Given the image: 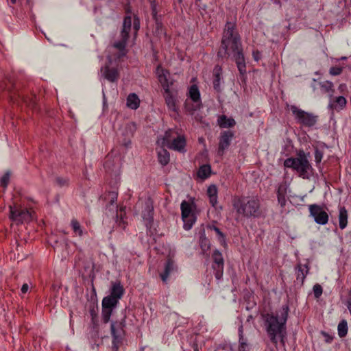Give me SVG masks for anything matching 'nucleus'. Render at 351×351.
<instances>
[{
  "label": "nucleus",
  "instance_id": "1",
  "mask_svg": "<svg viewBox=\"0 0 351 351\" xmlns=\"http://www.w3.org/2000/svg\"><path fill=\"white\" fill-rule=\"evenodd\" d=\"M230 56H233L240 73L245 74L246 66L240 35L237 30L236 24L227 22L223 29L217 56L222 59H227Z\"/></svg>",
  "mask_w": 351,
  "mask_h": 351
},
{
  "label": "nucleus",
  "instance_id": "2",
  "mask_svg": "<svg viewBox=\"0 0 351 351\" xmlns=\"http://www.w3.org/2000/svg\"><path fill=\"white\" fill-rule=\"evenodd\" d=\"M289 311V306L283 305L276 315L269 313L262 315L267 334L275 344L278 342V337L282 339L285 337Z\"/></svg>",
  "mask_w": 351,
  "mask_h": 351
},
{
  "label": "nucleus",
  "instance_id": "3",
  "mask_svg": "<svg viewBox=\"0 0 351 351\" xmlns=\"http://www.w3.org/2000/svg\"><path fill=\"white\" fill-rule=\"evenodd\" d=\"M232 206L239 215L245 218H258L262 215L261 200L258 196L234 197Z\"/></svg>",
  "mask_w": 351,
  "mask_h": 351
},
{
  "label": "nucleus",
  "instance_id": "4",
  "mask_svg": "<svg viewBox=\"0 0 351 351\" xmlns=\"http://www.w3.org/2000/svg\"><path fill=\"white\" fill-rule=\"evenodd\" d=\"M284 166L296 171L303 179H309L312 167L304 151H300L298 158H289L284 162Z\"/></svg>",
  "mask_w": 351,
  "mask_h": 351
},
{
  "label": "nucleus",
  "instance_id": "5",
  "mask_svg": "<svg viewBox=\"0 0 351 351\" xmlns=\"http://www.w3.org/2000/svg\"><path fill=\"white\" fill-rule=\"evenodd\" d=\"M162 71V74L159 75V80L165 90V104L169 110L178 112V104L179 102L178 91L176 88L171 87L172 83H169L167 79V75H169V72L164 70Z\"/></svg>",
  "mask_w": 351,
  "mask_h": 351
},
{
  "label": "nucleus",
  "instance_id": "6",
  "mask_svg": "<svg viewBox=\"0 0 351 351\" xmlns=\"http://www.w3.org/2000/svg\"><path fill=\"white\" fill-rule=\"evenodd\" d=\"M9 218L16 224L27 223L32 219V212L27 208H22L20 205L14 203L9 206Z\"/></svg>",
  "mask_w": 351,
  "mask_h": 351
},
{
  "label": "nucleus",
  "instance_id": "7",
  "mask_svg": "<svg viewBox=\"0 0 351 351\" xmlns=\"http://www.w3.org/2000/svg\"><path fill=\"white\" fill-rule=\"evenodd\" d=\"M131 26L132 18L130 16H127L124 18L123 20V27L120 34L121 40L114 43L113 45L114 47L120 51L118 58H120L121 57L125 55V49L129 38V33L131 29Z\"/></svg>",
  "mask_w": 351,
  "mask_h": 351
},
{
  "label": "nucleus",
  "instance_id": "8",
  "mask_svg": "<svg viewBox=\"0 0 351 351\" xmlns=\"http://www.w3.org/2000/svg\"><path fill=\"white\" fill-rule=\"evenodd\" d=\"M291 110L296 121L306 127H313L317 121V116L312 113L305 112L295 106H291Z\"/></svg>",
  "mask_w": 351,
  "mask_h": 351
},
{
  "label": "nucleus",
  "instance_id": "9",
  "mask_svg": "<svg viewBox=\"0 0 351 351\" xmlns=\"http://www.w3.org/2000/svg\"><path fill=\"white\" fill-rule=\"evenodd\" d=\"M118 197V193L116 191H110L107 194H105L103 197H101V199L104 202H106L107 204L106 205V208H110L116 211V223L117 226L124 230L125 228L126 223L123 219L122 215H121L120 218L118 217L117 213V204L116 203Z\"/></svg>",
  "mask_w": 351,
  "mask_h": 351
},
{
  "label": "nucleus",
  "instance_id": "10",
  "mask_svg": "<svg viewBox=\"0 0 351 351\" xmlns=\"http://www.w3.org/2000/svg\"><path fill=\"white\" fill-rule=\"evenodd\" d=\"M191 100L194 103L191 104L188 100L185 102V108L190 113L193 114L194 111L199 110L202 106L200 99V93L198 87L196 85H192L189 91Z\"/></svg>",
  "mask_w": 351,
  "mask_h": 351
},
{
  "label": "nucleus",
  "instance_id": "11",
  "mask_svg": "<svg viewBox=\"0 0 351 351\" xmlns=\"http://www.w3.org/2000/svg\"><path fill=\"white\" fill-rule=\"evenodd\" d=\"M112 64V58L108 56L107 62L101 69V76L110 82H116L120 77L119 71L117 67L113 66Z\"/></svg>",
  "mask_w": 351,
  "mask_h": 351
},
{
  "label": "nucleus",
  "instance_id": "12",
  "mask_svg": "<svg viewBox=\"0 0 351 351\" xmlns=\"http://www.w3.org/2000/svg\"><path fill=\"white\" fill-rule=\"evenodd\" d=\"M182 218L184 222V228L186 230H190L195 221V217L192 213L191 205L189 202L184 200L181 203Z\"/></svg>",
  "mask_w": 351,
  "mask_h": 351
},
{
  "label": "nucleus",
  "instance_id": "13",
  "mask_svg": "<svg viewBox=\"0 0 351 351\" xmlns=\"http://www.w3.org/2000/svg\"><path fill=\"white\" fill-rule=\"evenodd\" d=\"M311 215L314 217L315 221L321 225H325L328 223V215L323 208L317 204L309 206Z\"/></svg>",
  "mask_w": 351,
  "mask_h": 351
},
{
  "label": "nucleus",
  "instance_id": "14",
  "mask_svg": "<svg viewBox=\"0 0 351 351\" xmlns=\"http://www.w3.org/2000/svg\"><path fill=\"white\" fill-rule=\"evenodd\" d=\"M212 258L213 263V269L215 270V278L218 280L221 279L223 272L224 261L221 253L218 250H214Z\"/></svg>",
  "mask_w": 351,
  "mask_h": 351
},
{
  "label": "nucleus",
  "instance_id": "15",
  "mask_svg": "<svg viewBox=\"0 0 351 351\" xmlns=\"http://www.w3.org/2000/svg\"><path fill=\"white\" fill-rule=\"evenodd\" d=\"M234 137V132L230 130H225L221 132L219 138V147L217 154L223 156L226 149L228 148Z\"/></svg>",
  "mask_w": 351,
  "mask_h": 351
},
{
  "label": "nucleus",
  "instance_id": "16",
  "mask_svg": "<svg viewBox=\"0 0 351 351\" xmlns=\"http://www.w3.org/2000/svg\"><path fill=\"white\" fill-rule=\"evenodd\" d=\"M125 317L121 321H115L111 323L110 331L112 336V341L122 342L124 336Z\"/></svg>",
  "mask_w": 351,
  "mask_h": 351
},
{
  "label": "nucleus",
  "instance_id": "17",
  "mask_svg": "<svg viewBox=\"0 0 351 351\" xmlns=\"http://www.w3.org/2000/svg\"><path fill=\"white\" fill-rule=\"evenodd\" d=\"M142 217L147 227L151 226L154 220V206L153 202L150 199H147L143 204V210H142Z\"/></svg>",
  "mask_w": 351,
  "mask_h": 351
},
{
  "label": "nucleus",
  "instance_id": "18",
  "mask_svg": "<svg viewBox=\"0 0 351 351\" xmlns=\"http://www.w3.org/2000/svg\"><path fill=\"white\" fill-rule=\"evenodd\" d=\"M178 267L175 264L173 260L171 258H167L164 272L160 274V278L163 282L166 283L169 276L175 271H177Z\"/></svg>",
  "mask_w": 351,
  "mask_h": 351
},
{
  "label": "nucleus",
  "instance_id": "19",
  "mask_svg": "<svg viewBox=\"0 0 351 351\" xmlns=\"http://www.w3.org/2000/svg\"><path fill=\"white\" fill-rule=\"evenodd\" d=\"M179 134L173 130H169L167 131L163 137L160 138L157 141V143L158 145L161 147H167L168 145L170 144L173 139H175Z\"/></svg>",
  "mask_w": 351,
  "mask_h": 351
},
{
  "label": "nucleus",
  "instance_id": "20",
  "mask_svg": "<svg viewBox=\"0 0 351 351\" xmlns=\"http://www.w3.org/2000/svg\"><path fill=\"white\" fill-rule=\"evenodd\" d=\"M186 146V139L184 136L179 135L168 145V148L180 152H184Z\"/></svg>",
  "mask_w": 351,
  "mask_h": 351
},
{
  "label": "nucleus",
  "instance_id": "21",
  "mask_svg": "<svg viewBox=\"0 0 351 351\" xmlns=\"http://www.w3.org/2000/svg\"><path fill=\"white\" fill-rule=\"evenodd\" d=\"M200 238L199 241V244L200 248L202 250V254L203 255L208 256V252L210 248V243L208 239L205 235V230L202 229L199 231Z\"/></svg>",
  "mask_w": 351,
  "mask_h": 351
},
{
  "label": "nucleus",
  "instance_id": "22",
  "mask_svg": "<svg viewBox=\"0 0 351 351\" xmlns=\"http://www.w3.org/2000/svg\"><path fill=\"white\" fill-rule=\"evenodd\" d=\"M222 73L221 67L219 65H216L213 69V88L217 92H221V89L220 87L221 75Z\"/></svg>",
  "mask_w": 351,
  "mask_h": 351
},
{
  "label": "nucleus",
  "instance_id": "23",
  "mask_svg": "<svg viewBox=\"0 0 351 351\" xmlns=\"http://www.w3.org/2000/svg\"><path fill=\"white\" fill-rule=\"evenodd\" d=\"M308 267L306 264L302 265L299 263L296 267V279L300 281L302 284L306 278V276L308 273Z\"/></svg>",
  "mask_w": 351,
  "mask_h": 351
},
{
  "label": "nucleus",
  "instance_id": "24",
  "mask_svg": "<svg viewBox=\"0 0 351 351\" xmlns=\"http://www.w3.org/2000/svg\"><path fill=\"white\" fill-rule=\"evenodd\" d=\"M287 191V186L285 183H282L278 186L277 190L278 201L281 206H284L286 204V194Z\"/></svg>",
  "mask_w": 351,
  "mask_h": 351
},
{
  "label": "nucleus",
  "instance_id": "25",
  "mask_svg": "<svg viewBox=\"0 0 351 351\" xmlns=\"http://www.w3.org/2000/svg\"><path fill=\"white\" fill-rule=\"evenodd\" d=\"M124 289L120 282H114L110 291V296L116 298L119 301L123 295Z\"/></svg>",
  "mask_w": 351,
  "mask_h": 351
},
{
  "label": "nucleus",
  "instance_id": "26",
  "mask_svg": "<svg viewBox=\"0 0 351 351\" xmlns=\"http://www.w3.org/2000/svg\"><path fill=\"white\" fill-rule=\"evenodd\" d=\"M158 160L162 166H165L169 162V153L167 149H164V147H161L158 151Z\"/></svg>",
  "mask_w": 351,
  "mask_h": 351
},
{
  "label": "nucleus",
  "instance_id": "27",
  "mask_svg": "<svg viewBox=\"0 0 351 351\" xmlns=\"http://www.w3.org/2000/svg\"><path fill=\"white\" fill-rule=\"evenodd\" d=\"M348 223V211L344 206L339 208V228L343 230L344 229Z\"/></svg>",
  "mask_w": 351,
  "mask_h": 351
},
{
  "label": "nucleus",
  "instance_id": "28",
  "mask_svg": "<svg viewBox=\"0 0 351 351\" xmlns=\"http://www.w3.org/2000/svg\"><path fill=\"white\" fill-rule=\"evenodd\" d=\"M218 124L221 128H232L235 125L236 121L232 118H228L226 115H221L218 119Z\"/></svg>",
  "mask_w": 351,
  "mask_h": 351
},
{
  "label": "nucleus",
  "instance_id": "29",
  "mask_svg": "<svg viewBox=\"0 0 351 351\" xmlns=\"http://www.w3.org/2000/svg\"><path fill=\"white\" fill-rule=\"evenodd\" d=\"M207 228L211 230H214L216 232L217 235L218 236L219 242L221 243L222 246L226 247L227 246V243L226 241V236L220 230V229L217 228L214 223L208 225Z\"/></svg>",
  "mask_w": 351,
  "mask_h": 351
},
{
  "label": "nucleus",
  "instance_id": "30",
  "mask_svg": "<svg viewBox=\"0 0 351 351\" xmlns=\"http://www.w3.org/2000/svg\"><path fill=\"white\" fill-rule=\"evenodd\" d=\"M140 100L135 93H131L127 98V106L131 109L136 110L138 108Z\"/></svg>",
  "mask_w": 351,
  "mask_h": 351
},
{
  "label": "nucleus",
  "instance_id": "31",
  "mask_svg": "<svg viewBox=\"0 0 351 351\" xmlns=\"http://www.w3.org/2000/svg\"><path fill=\"white\" fill-rule=\"evenodd\" d=\"M118 302L119 301L116 300V298L110 295L106 296L102 300V308L113 309L117 306Z\"/></svg>",
  "mask_w": 351,
  "mask_h": 351
},
{
  "label": "nucleus",
  "instance_id": "32",
  "mask_svg": "<svg viewBox=\"0 0 351 351\" xmlns=\"http://www.w3.org/2000/svg\"><path fill=\"white\" fill-rule=\"evenodd\" d=\"M211 168L208 165H204L201 166L197 171V176L200 178L205 179L209 177Z\"/></svg>",
  "mask_w": 351,
  "mask_h": 351
},
{
  "label": "nucleus",
  "instance_id": "33",
  "mask_svg": "<svg viewBox=\"0 0 351 351\" xmlns=\"http://www.w3.org/2000/svg\"><path fill=\"white\" fill-rule=\"evenodd\" d=\"M338 335L342 338L346 336L348 333V324L346 320L342 319L338 324Z\"/></svg>",
  "mask_w": 351,
  "mask_h": 351
},
{
  "label": "nucleus",
  "instance_id": "34",
  "mask_svg": "<svg viewBox=\"0 0 351 351\" xmlns=\"http://www.w3.org/2000/svg\"><path fill=\"white\" fill-rule=\"evenodd\" d=\"M112 310L111 308H102V320L103 322L106 324L110 321V316L112 313Z\"/></svg>",
  "mask_w": 351,
  "mask_h": 351
},
{
  "label": "nucleus",
  "instance_id": "35",
  "mask_svg": "<svg viewBox=\"0 0 351 351\" xmlns=\"http://www.w3.org/2000/svg\"><path fill=\"white\" fill-rule=\"evenodd\" d=\"M10 172L7 171L1 178L0 184L3 188H6L10 182Z\"/></svg>",
  "mask_w": 351,
  "mask_h": 351
},
{
  "label": "nucleus",
  "instance_id": "36",
  "mask_svg": "<svg viewBox=\"0 0 351 351\" xmlns=\"http://www.w3.org/2000/svg\"><path fill=\"white\" fill-rule=\"evenodd\" d=\"M125 130L128 136H133L134 133L136 130V126L134 123H130L125 127Z\"/></svg>",
  "mask_w": 351,
  "mask_h": 351
},
{
  "label": "nucleus",
  "instance_id": "37",
  "mask_svg": "<svg viewBox=\"0 0 351 351\" xmlns=\"http://www.w3.org/2000/svg\"><path fill=\"white\" fill-rule=\"evenodd\" d=\"M71 226L73 228V231L75 233H77L80 236L82 235V230L81 229V226L80 223L75 219L71 221Z\"/></svg>",
  "mask_w": 351,
  "mask_h": 351
},
{
  "label": "nucleus",
  "instance_id": "38",
  "mask_svg": "<svg viewBox=\"0 0 351 351\" xmlns=\"http://www.w3.org/2000/svg\"><path fill=\"white\" fill-rule=\"evenodd\" d=\"M55 182L56 184L60 187L67 186L69 184V179L66 178L57 177L55 179Z\"/></svg>",
  "mask_w": 351,
  "mask_h": 351
},
{
  "label": "nucleus",
  "instance_id": "39",
  "mask_svg": "<svg viewBox=\"0 0 351 351\" xmlns=\"http://www.w3.org/2000/svg\"><path fill=\"white\" fill-rule=\"evenodd\" d=\"M239 346L247 345V339L243 337V327L241 324L239 328Z\"/></svg>",
  "mask_w": 351,
  "mask_h": 351
},
{
  "label": "nucleus",
  "instance_id": "40",
  "mask_svg": "<svg viewBox=\"0 0 351 351\" xmlns=\"http://www.w3.org/2000/svg\"><path fill=\"white\" fill-rule=\"evenodd\" d=\"M335 103L338 105L341 109H342L343 108H344L346 105V98L343 97V96H339V97H336L335 100Z\"/></svg>",
  "mask_w": 351,
  "mask_h": 351
},
{
  "label": "nucleus",
  "instance_id": "41",
  "mask_svg": "<svg viewBox=\"0 0 351 351\" xmlns=\"http://www.w3.org/2000/svg\"><path fill=\"white\" fill-rule=\"evenodd\" d=\"M323 289L320 285L316 284L313 286V293L315 298H319L322 294Z\"/></svg>",
  "mask_w": 351,
  "mask_h": 351
},
{
  "label": "nucleus",
  "instance_id": "42",
  "mask_svg": "<svg viewBox=\"0 0 351 351\" xmlns=\"http://www.w3.org/2000/svg\"><path fill=\"white\" fill-rule=\"evenodd\" d=\"M207 194L209 196H216L217 195V188L215 185H210L208 186L207 189Z\"/></svg>",
  "mask_w": 351,
  "mask_h": 351
},
{
  "label": "nucleus",
  "instance_id": "43",
  "mask_svg": "<svg viewBox=\"0 0 351 351\" xmlns=\"http://www.w3.org/2000/svg\"><path fill=\"white\" fill-rule=\"evenodd\" d=\"M342 72V68L339 66H332L330 69L329 73L332 75H340Z\"/></svg>",
  "mask_w": 351,
  "mask_h": 351
},
{
  "label": "nucleus",
  "instance_id": "44",
  "mask_svg": "<svg viewBox=\"0 0 351 351\" xmlns=\"http://www.w3.org/2000/svg\"><path fill=\"white\" fill-rule=\"evenodd\" d=\"M322 158H323V152L321 150L316 149L315 152V159L316 162L317 163L320 162Z\"/></svg>",
  "mask_w": 351,
  "mask_h": 351
},
{
  "label": "nucleus",
  "instance_id": "45",
  "mask_svg": "<svg viewBox=\"0 0 351 351\" xmlns=\"http://www.w3.org/2000/svg\"><path fill=\"white\" fill-rule=\"evenodd\" d=\"M322 86L326 90V92H329L330 90H332L333 84L332 82H326V84L322 85Z\"/></svg>",
  "mask_w": 351,
  "mask_h": 351
},
{
  "label": "nucleus",
  "instance_id": "46",
  "mask_svg": "<svg viewBox=\"0 0 351 351\" xmlns=\"http://www.w3.org/2000/svg\"><path fill=\"white\" fill-rule=\"evenodd\" d=\"M112 351H119V348L122 342H117L116 341H112Z\"/></svg>",
  "mask_w": 351,
  "mask_h": 351
},
{
  "label": "nucleus",
  "instance_id": "47",
  "mask_svg": "<svg viewBox=\"0 0 351 351\" xmlns=\"http://www.w3.org/2000/svg\"><path fill=\"white\" fill-rule=\"evenodd\" d=\"M209 202L213 206H215L217 203V195L209 196Z\"/></svg>",
  "mask_w": 351,
  "mask_h": 351
},
{
  "label": "nucleus",
  "instance_id": "48",
  "mask_svg": "<svg viewBox=\"0 0 351 351\" xmlns=\"http://www.w3.org/2000/svg\"><path fill=\"white\" fill-rule=\"evenodd\" d=\"M338 90L341 93L344 94L347 91V86L345 84H341L338 87Z\"/></svg>",
  "mask_w": 351,
  "mask_h": 351
},
{
  "label": "nucleus",
  "instance_id": "49",
  "mask_svg": "<svg viewBox=\"0 0 351 351\" xmlns=\"http://www.w3.org/2000/svg\"><path fill=\"white\" fill-rule=\"evenodd\" d=\"M133 25L134 29L137 32L140 27V23L138 18L134 19Z\"/></svg>",
  "mask_w": 351,
  "mask_h": 351
},
{
  "label": "nucleus",
  "instance_id": "50",
  "mask_svg": "<svg viewBox=\"0 0 351 351\" xmlns=\"http://www.w3.org/2000/svg\"><path fill=\"white\" fill-rule=\"evenodd\" d=\"M239 351H250V348L247 345L239 346Z\"/></svg>",
  "mask_w": 351,
  "mask_h": 351
},
{
  "label": "nucleus",
  "instance_id": "51",
  "mask_svg": "<svg viewBox=\"0 0 351 351\" xmlns=\"http://www.w3.org/2000/svg\"><path fill=\"white\" fill-rule=\"evenodd\" d=\"M28 289H29L28 285L26 284V283L23 284L22 287H21V292H22V293H26L27 291H28Z\"/></svg>",
  "mask_w": 351,
  "mask_h": 351
},
{
  "label": "nucleus",
  "instance_id": "52",
  "mask_svg": "<svg viewBox=\"0 0 351 351\" xmlns=\"http://www.w3.org/2000/svg\"><path fill=\"white\" fill-rule=\"evenodd\" d=\"M346 304L348 310L351 308V297L347 300Z\"/></svg>",
  "mask_w": 351,
  "mask_h": 351
},
{
  "label": "nucleus",
  "instance_id": "53",
  "mask_svg": "<svg viewBox=\"0 0 351 351\" xmlns=\"http://www.w3.org/2000/svg\"><path fill=\"white\" fill-rule=\"evenodd\" d=\"M193 348L194 351H198V346L197 343H194L193 345Z\"/></svg>",
  "mask_w": 351,
  "mask_h": 351
},
{
  "label": "nucleus",
  "instance_id": "54",
  "mask_svg": "<svg viewBox=\"0 0 351 351\" xmlns=\"http://www.w3.org/2000/svg\"><path fill=\"white\" fill-rule=\"evenodd\" d=\"M253 319L252 315H249V316H248V317H247V322H250V321L251 319Z\"/></svg>",
  "mask_w": 351,
  "mask_h": 351
},
{
  "label": "nucleus",
  "instance_id": "55",
  "mask_svg": "<svg viewBox=\"0 0 351 351\" xmlns=\"http://www.w3.org/2000/svg\"><path fill=\"white\" fill-rule=\"evenodd\" d=\"M11 2L14 4L16 3V0H11Z\"/></svg>",
  "mask_w": 351,
  "mask_h": 351
},
{
  "label": "nucleus",
  "instance_id": "56",
  "mask_svg": "<svg viewBox=\"0 0 351 351\" xmlns=\"http://www.w3.org/2000/svg\"><path fill=\"white\" fill-rule=\"evenodd\" d=\"M128 143H130V141H128V143H126V142H125V145L127 146Z\"/></svg>",
  "mask_w": 351,
  "mask_h": 351
},
{
  "label": "nucleus",
  "instance_id": "57",
  "mask_svg": "<svg viewBox=\"0 0 351 351\" xmlns=\"http://www.w3.org/2000/svg\"><path fill=\"white\" fill-rule=\"evenodd\" d=\"M45 36L46 38H47L48 40H50V38H49V37H47V35H45Z\"/></svg>",
  "mask_w": 351,
  "mask_h": 351
},
{
  "label": "nucleus",
  "instance_id": "58",
  "mask_svg": "<svg viewBox=\"0 0 351 351\" xmlns=\"http://www.w3.org/2000/svg\"><path fill=\"white\" fill-rule=\"evenodd\" d=\"M331 340H332V338H330V340H327V341H330Z\"/></svg>",
  "mask_w": 351,
  "mask_h": 351
},
{
  "label": "nucleus",
  "instance_id": "59",
  "mask_svg": "<svg viewBox=\"0 0 351 351\" xmlns=\"http://www.w3.org/2000/svg\"><path fill=\"white\" fill-rule=\"evenodd\" d=\"M182 0H178L179 3H181Z\"/></svg>",
  "mask_w": 351,
  "mask_h": 351
},
{
  "label": "nucleus",
  "instance_id": "60",
  "mask_svg": "<svg viewBox=\"0 0 351 351\" xmlns=\"http://www.w3.org/2000/svg\"><path fill=\"white\" fill-rule=\"evenodd\" d=\"M270 351H274L273 350H271Z\"/></svg>",
  "mask_w": 351,
  "mask_h": 351
}]
</instances>
